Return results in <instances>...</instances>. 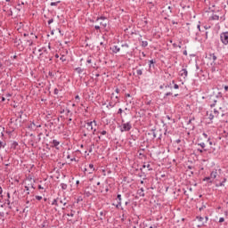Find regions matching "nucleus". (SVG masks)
<instances>
[{
	"label": "nucleus",
	"mask_w": 228,
	"mask_h": 228,
	"mask_svg": "<svg viewBox=\"0 0 228 228\" xmlns=\"http://www.w3.org/2000/svg\"><path fill=\"white\" fill-rule=\"evenodd\" d=\"M100 134H102V136L108 134V132H106V130H102V132H99Z\"/></svg>",
	"instance_id": "4c0bfd02"
},
{
	"label": "nucleus",
	"mask_w": 228,
	"mask_h": 228,
	"mask_svg": "<svg viewBox=\"0 0 228 228\" xmlns=\"http://www.w3.org/2000/svg\"><path fill=\"white\" fill-rule=\"evenodd\" d=\"M208 150L207 149H198V152H200V154H202L203 152H206Z\"/></svg>",
	"instance_id": "e433bc0d"
},
{
	"label": "nucleus",
	"mask_w": 228,
	"mask_h": 228,
	"mask_svg": "<svg viewBox=\"0 0 228 228\" xmlns=\"http://www.w3.org/2000/svg\"><path fill=\"white\" fill-rule=\"evenodd\" d=\"M59 92H60V90H58V88H55V89L53 90L54 95H58Z\"/></svg>",
	"instance_id": "a19ab883"
},
{
	"label": "nucleus",
	"mask_w": 228,
	"mask_h": 228,
	"mask_svg": "<svg viewBox=\"0 0 228 228\" xmlns=\"http://www.w3.org/2000/svg\"><path fill=\"white\" fill-rule=\"evenodd\" d=\"M224 91L228 92V86H224Z\"/></svg>",
	"instance_id": "338daca9"
},
{
	"label": "nucleus",
	"mask_w": 228,
	"mask_h": 228,
	"mask_svg": "<svg viewBox=\"0 0 228 228\" xmlns=\"http://www.w3.org/2000/svg\"><path fill=\"white\" fill-rule=\"evenodd\" d=\"M75 70L77 72V74H83V72H85V69L79 67L76 68Z\"/></svg>",
	"instance_id": "412c9836"
},
{
	"label": "nucleus",
	"mask_w": 228,
	"mask_h": 228,
	"mask_svg": "<svg viewBox=\"0 0 228 228\" xmlns=\"http://www.w3.org/2000/svg\"><path fill=\"white\" fill-rule=\"evenodd\" d=\"M125 97H126V98H127V97H131V94H125Z\"/></svg>",
	"instance_id": "69168bd1"
},
{
	"label": "nucleus",
	"mask_w": 228,
	"mask_h": 228,
	"mask_svg": "<svg viewBox=\"0 0 228 228\" xmlns=\"http://www.w3.org/2000/svg\"><path fill=\"white\" fill-rule=\"evenodd\" d=\"M136 74H137V76H142L143 75V69H137Z\"/></svg>",
	"instance_id": "7c9ffc66"
},
{
	"label": "nucleus",
	"mask_w": 228,
	"mask_h": 228,
	"mask_svg": "<svg viewBox=\"0 0 228 228\" xmlns=\"http://www.w3.org/2000/svg\"><path fill=\"white\" fill-rule=\"evenodd\" d=\"M84 127H86L87 133H92L93 131V134H95V132L97 131V129L94 128V122L86 121Z\"/></svg>",
	"instance_id": "f03ea898"
},
{
	"label": "nucleus",
	"mask_w": 228,
	"mask_h": 228,
	"mask_svg": "<svg viewBox=\"0 0 228 228\" xmlns=\"http://www.w3.org/2000/svg\"><path fill=\"white\" fill-rule=\"evenodd\" d=\"M74 215H76V210H70V212L67 214V216L74 217Z\"/></svg>",
	"instance_id": "b1692460"
},
{
	"label": "nucleus",
	"mask_w": 228,
	"mask_h": 228,
	"mask_svg": "<svg viewBox=\"0 0 228 228\" xmlns=\"http://www.w3.org/2000/svg\"><path fill=\"white\" fill-rule=\"evenodd\" d=\"M216 105V100H215L214 102L210 104V107L215 108Z\"/></svg>",
	"instance_id": "de8ad7c7"
},
{
	"label": "nucleus",
	"mask_w": 228,
	"mask_h": 228,
	"mask_svg": "<svg viewBox=\"0 0 228 228\" xmlns=\"http://www.w3.org/2000/svg\"><path fill=\"white\" fill-rule=\"evenodd\" d=\"M58 4H60V1L52 2V3L50 4V6H58Z\"/></svg>",
	"instance_id": "2f4dec72"
},
{
	"label": "nucleus",
	"mask_w": 228,
	"mask_h": 228,
	"mask_svg": "<svg viewBox=\"0 0 228 228\" xmlns=\"http://www.w3.org/2000/svg\"><path fill=\"white\" fill-rule=\"evenodd\" d=\"M121 47H126V49H129V44H127V43H123V44L121 45Z\"/></svg>",
	"instance_id": "f704fd0d"
},
{
	"label": "nucleus",
	"mask_w": 228,
	"mask_h": 228,
	"mask_svg": "<svg viewBox=\"0 0 228 228\" xmlns=\"http://www.w3.org/2000/svg\"><path fill=\"white\" fill-rule=\"evenodd\" d=\"M208 60H210V61L215 63V61L217 60V57L215 53H209L208 54Z\"/></svg>",
	"instance_id": "ddd939ff"
},
{
	"label": "nucleus",
	"mask_w": 228,
	"mask_h": 228,
	"mask_svg": "<svg viewBox=\"0 0 228 228\" xmlns=\"http://www.w3.org/2000/svg\"><path fill=\"white\" fill-rule=\"evenodd\" d=\"M106 17H104V16H101V17H98L97 19H96V22H99V20H106Z\"/></svg>",
	"instance_id": "c756f323"
},
{
	"label": "nucleus",
	"mask_w": 228,
	"mask_h": 228,
	"mask_svg": "<svg viewBox=\"0 0 228 228\" xmlns=\"http://www.w3.org/2000/svg\"><path fill=\"white\" fill-rule=\"evenodd\" d=\"M52 206H56V208H58V199H54L52 202Z\"/></svg>",
	"instance_id": "bb28decb"
},
{
	"label": "nucleus",
	"mask_w": 228,
	"mask_h": 228,
	"mask_svg": "<svg viewBox=\"0 0 228 228\" xmlns=\"http://www.w3.org/2000/svg\"><path fill=\"white\" fill-rule=\"evenodd\" d=\"M142 47H147V45H149V42L147 41H142Z\"/></svg>",
	"instance_id": "473e14b6"
},
{
	"label": "nucleus",
	"mask_w": 228,
	"mask_h": 228,
	"mask_svg": "<svg viewBox=\"0 0 228 228\" xmlns=\"http://www.w3.org/2000/svg\"><path fill=\"white\" fill-rule=\"evenodd\" d=\"M174 88H175V90H179V85L175 84V85H174Z\"/></svg>",
	"instance_id": "3c124183"
},
{
	"label": "nucleus",
	"mask_w": 228,
	"mask_h": 228,
	"mask_svg": "<svg viewBox=\"0 0 228 228\" xmlns=\"http://www.w3.org/2000/svg\"><path fill=\"white\" fill-rule=\"evenodd\" d=\"M172 95V93L171 92H168V93H166L165 95H164V99Z\"/></svg>",
	"instance_id": "58836bf2"
},
{
	"label": "nucleus",
	"mask_w": 228,
	"mask_h": 228,
	"mask_svg": "<svg viewBox=\"0 0 228 228\" xmlns=\"http://www.w3.org/2000/svg\"><path fill=\"white\" fill-rule=\"evenodd\" d=\"M154 63H156V61L151 60L150 64H149V68L151 69V67H152V65H154Z\"/></svg>",
	"instance_id": "c9c22d12"
},
{
	"label": "nucleus",
	"mask_w": 228,
	"mask_h": 228,
	"mask_svg": "<svg viewBox=\"0 0 228 228\" xmlns=\"http://www.w3.org/2000/svg\"><path fill=\"white\" fill-rule=\"evenodd\" d=\"M115 92H116V94H120V89L116 88Z\"/></svg>",
	"instance_id": "052dcab7"
},
{
	"label": "nucleus",
	"mask_w": 228,
	"mask_h": 228,
	"mask_svg": "<svg viewBox=\"0 0 228 228\" xmlns=\"http://www.w3.org/2000/svg\"><path fill=\"white\" fill-rule=\"evenodd\" d=\"M197 220H199V222H202L204 220V217L202 216H197Z\"/></svg>",
	"instance_id": "c03bdc74"
},
{
	"label": "nucleus",
	"mask_w": 228,
	"mask_h": 228,
	"mask_svg": "<svg viewBox=\"0 0 228 228\" xmlns=\"http://www.w3.org/2000/svg\"><path fill=\"white\" fill-rule=\"evenodd\" d=\"M75 99H76V101H80V100H81V98L79 97V95H76V96H75Z\"/></svg>",
	"instance_id": "bf43d9fd"
},
{
	"label": "nucleus",
	"mask_w": 228,
	"mask_h": 228,
	"mask_svg": "<svg viewBox=\"0 0 228 228\" xmlns=\"http://www.w3.org/2000/svg\"><path fill=\"white\" fill-rule=\"evenodd\" d=\"M222 172V169H216L214 168L211 172H210V176L211 178L215 181V179H216V177H218V175Z\"/></svg>",
	"instance_id": "20e7f679"
},
{
	"label": "nucleus",
	"mask_w": 228,
	"mask_h": 228,
	"mask_svg": "<svg viewBox=\"0 0 228 228\" xmlns=\"http://www.w3.org/2000/svg\"><path fill=\"white\" fill-rule=\"evenodd\" d=\"M124 119H122V125L120 126V132L126 133L128 132L130 129H133V125H131L130 121L124 123Z\"/></svg>",
	"instance_id": "f257e3e1"
},
{
	"label": "nucleus",
	"mask_w": 228,
	"mask_h": 228,
	"mask_svg": "<svg viewBox=\"0 0 228 228\" xmlns=\"http://www.w3.org/2000/svg\"><path fill=\"white\" fill-rule=\"evenodd\" d=\"M210 20H220V16L216 15V14H213L211 17H210Z\"/></svg>",
	"instance_id": "aec40b11"
},
{
	"label": "nucleus",
	"mask_w": 228,
	"mask_h": 228,
	"mask_svg": "<svg viewBox=\"0 0 228 228\" xmlns=\"http://www.w3.org/2000/svg\"><path fill=\"white\" fill-rule=\"evenodd\" d=\"M123 111H124V110H122V109H118V115H122Z\"/></svg>",
	"instance_id": "603ef678"
},
{
	"label": "nucleus",
	"mask_w": 228,
	"mask_h": 228,
	"mask_svg": "<svg viewBox=\"0 0 228 228\" xmlns=\"http://www.w3.org/2000/svg\"><path fill=\"white\" fill-rule=\"evenodd\" d=\"M28 129H30V131H35V128L36 127H42V125H40V124H36V123H34V121H32V122H30L29 124H28Z\"/></svg>",
	"instance_id": "39448f33"
},
{
	"label": "nucleus",
	"mask_w": 228,
	"mask_h": 228,
	"mask_svg": "<svg viewBox=\"0 0 228 228\" xmlns=\"http://www.w3.org/2000/svg\"><path fill=\"white\" fill-rule=\"evenodd\" d=\"M53 22H54V19H53V18H52V19H50V20H48L49 26H51V24H53Z\"/></svg>",
	"instance_id": "ea45409f"
},
{
	"label": "nucleus",
	"mask_w": 228,
	"mask_h": 228,
	"mask_svg": "<svg viewBox=\"0 0 228 228\" xmlns=\"http://www.w3.org/2000/svg\"><path fill=\"white\" fill-rule=\"evenodd\" d=\"M100 26H102V28H106L108 26V23L105 20H102V22H100Z\"/></svg>",
	"instance_id": "a878e982"
},
{
	"label": "nucleus",
	"mask_w": 228,
	"mask_h": 228,
	"mask_svg": "<svg viewBox=\"0 0 228 228\" xmlns=\"http://www.w3.org/2000/svg\"><path fill=\"white\" fill-rule=\"evenodd\" d=\"M24 112L22 110H20V112H18V117L15 120H13V118H11V123L12 124V122L16 123V126H19V124H17V122H19V118H22V114Z\"/></svg>",
	"instance_id": "9d476101"
},
{
	"label": "nucleus",
	"mask_w": 228,
	"mask_h": 228,
	"mask_svg": "<svg viewBox=\"0 0 228 228\" xmlns=\"http://www.w3.org/2000/svg\"><path fill=\"white\" fill-rule=\"evenodd\" d=\"M66 115L67 117H72V112H70L69 109H66Z\"/></svg>",
	"instance_id": "c85d7f7f"
},
{
	"label": "nucleus",
	"mask_w": 228,
	"mask_h": 228,
	"mask_svg": "<svg viewBox=\"0 0 228 228\" xmlns=\"http://www.w3.org/2000/svg\"><path fill=\"white\" fill-rule=\"evenodd\" d=\"M221 42L224 45H227L228 44V32H223L220 35Z\"/></svg>",
	"instance_id": "7ed1b4c3"
},
{
	"label": "nucleus",
	"mask_w": 228,
	"mask_h": 228,
	"mask_svg": "<svg viewBox=\"0 0 228 228\" xmlns=\"http://www.w3.org/2000/svg\"><path fill=\"white\" fill-rule=\"evenodd\" d=\"M208 118L209 120H213V118H215V115L209 114Z\"/></svg>",
	"instance_id": "a18cd8bd"
},
{
	"label": "nucleus",
	"mask_w": 228,
	"mask_h": 228,
	"mask_svg": "<svg viewBox=\"0 0 228 228\" xmlns=\"http://www.w3.org/2000/svg\"><path fill=\"white\" fill-rule=\"evenodd\" d=\"M61 61H65V56H61Z\"/></svg>",
	"instance_id": "0e129e2a"
},
{
	"label": "nucleus",
	"mask_w": 228,
	"mask_h": 228,
	"mask_svg": "<svg viewBox=\"0 0 228 228\" xmlns=\"http://www.w3.org/2000/svg\"><path fill=\"white\" fill-rule=\"evenodd\" d=\"M110 50L112 51V53H114L115 54H117V53H120V47H118V45H112L110 47Z\"/></svg>",
	"instance_id": "f8f14e48"
},
{
	"label": "nucleus",
	"mask_w": 228,
	"mask_h": 228,
	"mask_svg": "<svg viewBox=\"0 0 228 228\" xmlns=\"http://www.w3.org/2000/svg\"><path fill=\"white\" fill-rule=\"evenodd\" d=\"M179 76H181V77H183V79H186V77H188V69H182L179 72Z\"/></svg>",
	"instance_id": "423d86ee"
},
{
	"label": "nucleus",
	"mask_w": 228,
	"mask_h": 228,
	"mask_svg": "<svg viewBox=\"0 0 228 228\" xmlns=\"http://www.w3.org/2000/svg\"><path fill=\"white\" fill-rule=\"evenodd\" d=\"M223 222H225V218L220 217V218H219V223L222 224Z\"/></svg>",
	"instance_id": "8fccbe9b"
},
{
	"label": "nucleus",
	"mask_w": 228,
	"mask_h": 228,
	"mask_svg": "<svg viewBox=\"0 0 228 228\" xmlns=\"http://www.w3.org/2000/svg\"><path fill=\"white\" fill-rule=\"evenodd\" d=\"M202 136L205 138V140H208V138H210L208 136V134H206V133H203Z\"/></svg>",
	"instance_id": "37998d69"
},
{
	"label": "nucleus",
	"mask_w": 228,
	"mask_h": 228,
	"mask_svg": "<svg viewBox=\"0 0 228 228\" xmlns=\"http://www.w3.org/2000/svg\"><path fill=\"white\" fill-rule=\"evenodd\" d=\"M137 195H139V197H145V190L143 187L137 190Z\"/></svg>",
	"instance_id": "4468645a"
},
{
	"label": "nucleus",
	"mask_w": 228,
	"mask_h": 228,
	"mask_svg": "<svg viewBox=\"0 0 228 228\" xmlns=\"http://www.w3.org/2000/svg\"><path fill=\"white\" fill-rule=\"evenodd\" d=\"M95 172V167H94V164H89V172L88 174H94Z\"/></svg>",
	"instance_id": "a211bd4d"
},
{
	"label": "nucleus",
	"mask_w": 228,
	"mask_h": 228,
	"mask_svg": "<svg viewBox=\"0 0 228 228\" xmlns=\"http://www.w3.org/2000/svg\"><path fill=\"white\" fill-rule=\"evenodd\" d=\"M197 29H199V31H202V30H200V24L197 25Z\"/></svg>",
	"instance_id": "e2e57ef3"
},
{
	"label": "nucleus",
	"mask_w": 228,
	"mask_h": 228,
	"mask_svg": "<svg viewBox=\"0 0 228 228\" xmlns=\"http://www.w3.org/2000/svg\"><path fill=\"white\" fill-rule=\"evenodd\" d=\"M115 104L113 102H110L109 104L107 105V108H115Z\"/></svg>",
	"instance_id": "cd10ccee"
},
{
	"label": "nucleus",
	"mask_w": 228,
	"mask_h": 228,
	"mask_svg": "<svg viewBox=\"0 0 228 228\" xmlns=\"http://www.w3.org/2000/svg\"><path fill=\"white\" fill-rule=\"evenodd\" d=\"M94 29H96V30L101 29V26H99V25H95V26H94Z\"/></svg>",
	"instance_id": "6e6d98bb"
},
{
	"label": "nucleus",
	"mask_w": 228,
	"mask_h": 228,
	"mask_svg": "<svg viewBox=\"0 0 228 228\" xmlns=\"http://www.w3.org/2000/svg\"><path fill=\"white\" fill-rule=\"evenodd\" d=\"M33 54H38V59H39V60H42V58H40V54H42V48H39V49L37 50V48H34V50H33Z\"/></svg>",
	"instance_id": "2eb2a0df"
},
{
	"label": "nucleus",
	"mask_w": 228,
	"mask_h": 228,
	"mask_svg": "<svg viewBox=\"0 0 228 228\" xmlns=\"http://www.w3.org/2000/svg\"><path fill=\"white\" fill-rule=\"evenodd\" d=\"M198 145L201 147V149H206V143L205 142H199Z\"/></svg>",
	"instance_id": "72a5a7b5"
},
{
	"label": "nucleus",
	"mask_w": 228,
	"mask_h": 228,
	"mask_svg": "<svg viewBox=\"0 0 228 228\" xmlns=\"http://www.w3.org/2000/svg\"><path fill=\"white\" fill-rule=\"evenodd\" d=\"M38 190H44V187L42 185L37 186Z\"/></svg>",
	"instance_id": "680f3d73"
},
{
	"label": "nucleus",
	"mask_w": 228,
	"mask_h": 228,
	"mask_svg": "<svg viewBox=\"0 0 228 228\" xmlns=\"http://www.w3.org/2000/svg\"><path fill=\"white\" fill-rule=\"evenodd\" d=\"M180 142H181V139L175 140V143H180Z\"/></svg>",
	"instance_id": "774afa93"
},
{
	"label": "nucleus",
	"mask_w": 228,
	"mask_h": 228,
	"mask_svg": "<svg viewBox=\"0 0 228 228\" xmlns=\"http://www.w3.org/2000/svg\"><path fill=\"white\" fill-rule=\"evenodd\" d=\"M61 190L62 191H65V190H67V188H69V185H67V183H61Z\"/></svg>",
	"instance_id": "4be33fe9"
},
{
	"label": "nucleus",
	"mask_w": 228,
	"mask_h": 228,
	"mask_svg": "<svg viewBox=\"0 0 228 228\" xmlns=\"http://www.w3.org/2000/svg\"><path fill=\"white\" fill-rule=\"evenodd\" d=\"M4 147H6V142L0 141V149H4Z\"/></svg>",
	"instance_id": "5701e85b"
},
{
	"label": "nucleus",
	"mask_w": 228,
	"mask_h": 228,
	"mask_svg": "<svg viewBox=\"0 0 228 228\" xmlns=\"http://www.w3.org/2000/svg\"><path fill=\"white\" fill-rule=\"evenodd\" d=\"M37 200H42V196H36Z\"/></svg>",
	"instance_id": "4d7b16f0"
},
{
	"label": "nucleus",
	"mask_w": 228,
	"mask_h": 228,
	"mask_svg": "<svg viewBox=\"0 0 228 228\" xmlns=\"http://www.w3.org/2000/svg\"><path fill=\"white\" fill-rule=\"evenodd\" d=\"M214 113H215V115H216V117H218V110H214Z\"/></svg>",
	"instance_id": "13d9d810"
},
{
	"label": "nucleus",
	"mask_w": 228,
	"mask_h": 228,
	"mask_svg": "<svg viewBox=\"0 0 228 228\" xmlns=\"http://www.w3.org/2000/svg\"><path fill=\"white\" fill-rule=\"evenodd\" d=\"M51 147L57 149V151L60 149L58 146L60 145V142L56 139H53L52 142H50Z\"/></svg>",
	"instance_id": "1a4fd4ad"
},
{
	"label": "nucleus",
	"mask_w": 228,
	"mask_h": 228,
	"mask_svg": "<svg viewBox=\"0 0 228 228\" xmlns=\"http://www.w3.org/2000/svg\"><path fill=\"white\" fill-rule=\"evenodd\" d=\"M203 181L204 182H208L209 183V184H213V178L211 177V176H206L205 178H203Z\"/></svg>",
	"instance_id": "dca6fc26"
},
{
	"label": "nucleus",
	"mask_w": 228,
	"mask_h": 228,
	"mask_svg": "<svg viewBox=\"0 0 228 228\" xmlns=\"http://www.w3.org/2000/svg\"><path fill=\"white\" fill-rule=\"evenodd\" d=\"M25 190H26V191H28L27 194L29 195V187L28 186H25Z\"/></svg>",
	"instance_id": "864d4df0"
},
{
	"label": "nucleus",
	"mask_w": 228,
	"mask_h": 228,
	"mask_svg": "<svg viewBox=\"0 0 228 228\" xmlns=\"http://www.w3.org/2000/svg\"><path fill=\"white\" fill-rule=\"evenodd\" d=\"M17 147H19V142H12L11 144V149H13L15 151V149H17Z\"/></svg>",
	"instance_id": "6ab92c4d"
},
{
	"label": "nucleus",
	"mask_w": 228,
	"mask_h": 228,
	"mask_svg": "<svg viewBox=\"0 0 228 228\" xmlns=\"http://www.w3.org/2000/svg\"><path fill=\"white\" fill-rule=\"evenodd\" d=\"M86 63H88V64L92 63V57L87 58Z\"/></svg>",
	"instance_id": "79ce46f5"
},
{
	"label": "nucleus",
	"mask_w": 228,
	"mask_h": 228,
	"mask_svg": "<svg viewBox=\"0 0 228 228\" xmlns=\"http://www.w3.org/2000/svg\"><path fill=\"white\" fill-rule=\"evenodd\" d=\"M164 88H172V84H167L164 86Z\"/></svg>",
	"instance_id": "49530a36"
},
{
	"label": "nucleus",
	"mask_w": 228,
	"mask_h": 228,
	"mask_svg": "<svg viewBox=\"0 0 228 228\" xmlns=\"http://www.w3.org/2000/svg\"><path fill=\"white\" fill-rule=\"evenodd\" d=\"M117 199H118V204L116 205V208L119 209V208H122V195L118 194Z\"/></svg>",
	"instance_id": "6e6552de"
},
{
	"label": "nucleus",
	"mask_w": 228,
	"mask_h": 228,
	"mask_svg": "<svg viewBox=\"0 0 228 228\" xmlns=\"http://www.w3.org/2000/svg\"><path fill=\"white\" fill-rule=\"evenodd\" d=\"M207 142L209 143V145H213V142L211 141V138H208Z\"/></svg>",
	"instance_id": "09e8293b"
},
{
	"label": "nucleus",
	"mask_w": 228,
	"mask_h": 228,
	"mask_svg": "<svg viewBox=\"0 0 228 228\" xmlns=\"http://www.w3.org/2000/svg\"><path fill=\"white\" fill-rule=\"evenodd\" d=\"M4 204H7L9 209H12V201H10V192H7V199H5Z\"/></svg>",
	"instance_id": "9b49d317"
},
{
	"label": "nucleus",
	"mask_w": 228,
	"mask_h": 228,
	"mask_svg": "<svg viewBox=\"0 0 228 228\" xmlns=\"http://www.w3.org/2000/svg\"><path fill=\"white\" fill-rule=\"evenodd\" d=\"M41 51H42V53H40V58H41V60H42L43 58H47V54H49V53L47 52V48L42 47V48H41Z\"/></svg>",
	"instance_id": "0eeeda50"
},
{
	"label": "nucleus",
	"mask_w": 228,
	"mask_h": 228,
	"mask_svg": "<svg viewBox=\"0 0 228 228\" xmlns=\"http://www.w3.org/2000/svg\"><path fill=\"white\" fill-rule=\"evenodd\" d=\"M142 168H148V170H152V167H151V164H144L143 166H142Z\"/></svg>",
	"instance_id": "393cba45"
},
{
	"label": "nucleus",
	"mask_w": 228,
	"mask_h": 228,
	"mask_svg": "<svg viewBox=\"0 0 228 228\" xmlns=\"http://www.w3.org/2000/svg\"><path fill=\"white\" fill-rule=\"evenodd\" d=\"M225 183H227V178H224V180L221 183L216 184V186L217 188L220 187V186H225Z\"/></svg>",
	"instance_id": "f3484780"
},
{
	"label": "nucleus",
	"mask_w": 228,
	"mask_h": 228,
	"mask_svg": "<svg viewBox=\"0 0 228 228\" xmlns=\"http://www.w3.org/2000/svg\"><path fill=\"white\" fill-rule=\"evenodd\" d=\"M27 42L28 43L29 46L33 45V40H28Z\"/></svg>",
	"instance_id": "5fc2aeb1"
}]
</instances>
